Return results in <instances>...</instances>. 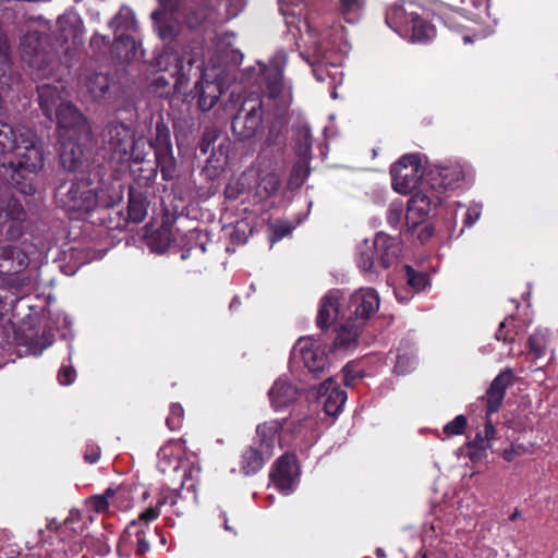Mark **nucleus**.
I'll list each match as a JSON object with an SVG mask.
<instances>
[{
    "label": "nucleus",
    "instance_id": "obj_1",
    "mask_svg": "<svg viewBox=\"0 0 558 558\" xmlns=\"http://www.w3.org/2000/svg\"><path fill=\"white\" fill-rule=\"evenodd\" d=\"M54 199L71 219H81L96 211L99 225L108 229L120 226L119 219L107 213L123 199V184L119 180L94 183L88 177H74L56 187Z\"/></svg>",
    "mask_w": 558,
    "mask_h": 558
},
{
    "label": "nucleus",
    "instance_id": "obj_2",
    "mask_svg": "<svg viewBox=\"0 0 558 558\" xmlns=\"http://www.w3.org/2000/svg\"><path fill=\"white\" fill-rule=\"evenodd\" d=\"M21 57L31 70L34 80L54 78L53 83L37 86L38 102L44 116L53 121L56 109L62 102L65 87L58 78L61 63L47 34L28 31L21 39Z\"/></svg>",
    "mask_w": 558,
    "mask_h": 558
},
{
    "label": "nucleus",
    "instance_id": "obj_3",
    "mask_svg": "<svg viewBox=\"0 0 558 558\" xmlns=\"http://www.w3.org/2000/svg\"><path fill=\"white\" fill-rule=\"evenodd\" d=\"M13 159L0 162V179L24 195L36 193L35 175L44 168V151L31 132L21 134Z\"/></svg>",
    "mask_w": 558,
    "mask_h": 558
},
{
    "label": "nucleus",
    "instance_id": "obj_4",
    "mask_svg": "<svg viewBox=\"0 0 558 558\" xmlns=\"http://www.w3.org/2000/svg\"><path fill=\"white\" fill-rule=\"evenodd\" d=\"M101 137L112 159H117L119 162L143 160V154L138 150V142L130 125L117 120L110 121L105 125Z\"/></svg>",
    "mask_w": 558,
    "mask_h": 558
},
{
    "label": "nucleus",
    "instance_id": "obj_5",
    "mask_svg": "<svg viewBox=\"0 0 558 558\" xmlns=\"http://www.w3.org/2000/svg\"><path fill=\"white\" fill-rule=\"evenodd\" d=\"M280 426L277 422L259 424L256 440L242 453L241 470L245 475L258 472L274 454L275 442Z\"/></svg>",
    "mask_w": 558,
    "mask_h": 558
},
{
    "label": "nucleus",
    "instance_id": "obj_6",
    "mask_svg": "<svg viewBox=\"0 0 558 558\" xmlns=\"http://www.w3.org/2000/svg\"><path fill=\"white\" fill-rule=\"evenodd\" d=\"M149 146L154 149V165L157 167V171H160L162 180H173L177 177L178 162L173 155L170 129L161 116H158L155 123V131L150 135Z\"/></svg>",
    "mask_w": 558,
    "mask_h": 558
},
{
    "label": "nucleus",
    "instance_id": "obj_7",
    "mask_svg": "<svg viewBox=\"0 0 558 558\" xmlns=\"http://www.w3.org/2000/svg\"><path fill=\"white\" fill-rule=\"evenodd\" d=\"M264 113V102L259 96L244 98L231 121L236 140L244 142L254 138L263 126Z\"/></svg>",
    "mask_w": 558,
    "mask_h": 558
},
{
    "label": "nucleus",
    "instance_id": "obj_8",
    "mask_svg": "<svg viewBox=\"0 0 558 558\" xmlns=\"http://www.w3.org/2000/svg\"><path fill=\"white\" fill-rule=\"evenodd\" d=\"M392 187L400 194H408L414 190L425 173L422 157L418 154L404 155L390 170Z\"/></svg>",
    "mask_w": 558,
    "mask_h": 558
},
{
    "label": "nucleus",
    "instance_id": "obj_9",
    "mask_svg": "<svg viewBox=\"0 0 558 558\" xmlns=\"http://www.w3.org/2000/svg\"><path fill=\"white\" fill-rule=\"evenodd\" d=\"M464 177V169L460 163L433 165L426 171L422 183L435 195L442 197L447 192L460 187Z\"/></svg>",
    "mask_w": 558,
    "mask_h": 558
},
{
    "label": "nucleus",
    "instance_id": "obj_10",
    "mask_svg": "<svg viewBox=\"0 0 558 558\" xmlns=\"http://www.w3.org/2000/svg\"><path fill=\"white\" fill-rule=\"evenodd\" d=\"M441 202V196L435 195L422 183L420 190L408 202L407 223L411 227L423 223L428 218L432 209Z\"/></svg>",
    "mask_w": 558,
    "mask_h": 558
},
{
    "label": "nucleus",
    "instance_id": "obj_11",
    "mask_svg": "<svg viewBox=\"0 0 558 558\" xmlns=\"http://www.w3.org/2000/svg\"><path fill=\"white\" fill-rule=\"evenodd\" d=\"M60 129L72 132L77 138H89L90 125L84 114L72 102H60L53 114V120Z\"/></svg>",
    "mask_w": 558,
    "mask_h": 558
},
{
    "label": "nucleus",
    "instance_id": "obj_12",
    "mask_svg": "<svg viewBox=\"0 0 558 558\" xmlns=\"http://www.w3.org/2000/svg\"><path fill=\"white\" fill-rule=\"evenodd\" d=\"M298 458L294 453L282 454L270 471L269 477L281 492H289L299 475Z\"/></svg>",
    "mask_w": 558,
    "mask_h": 558
},
{
    "label": "nucleus",
    "instance_id": "obj_13",
    "mask_svg": "<svg viewBox=\"0 0 558 558\" xmlns=\"http://www.w3.org/2000/svg\"><path fill=\"white\" fill-rule=\"evenodd\" d=\"M298 352L308 372L312 373L314 377L319 378L327 365L325 351L316 345L312 339H300L293 350L295 357Z\"/></svg>",
    "mask_w": 558,
    "mask_h": 558
},
{
    "label": "nucleus",
    "instance_id": "obj_14",
    "mask_svg": "<svg viewBox=\"0 0 558 558\" xmlns=\"http://www.w3.org/2000/svg\"><path fill=\"white\" fill-rule=\"evenodd\" d=\"M422 10L413 1H403L401 4L390 5L386 12V24L400 36L409 35L410 29V12Z\"/></svg>",
    "mask_w": 558,
    "mask_h": 558
},
{
    "label": "nucleus",
    "instance_id": "obj_15",
    "mask_svg": "<svg viewBox=\"0 0 558 558\" xmlns=\"http://www.w3.org/2000/svg\"><path fill=\"white\" fill-rule=\"evenodd\" d=\"M149 526L141 521H132L123 531L120 543L134 549L135 555L144 556L149 551L150 546L147 541Z\"/></svg>",
    "mask_w": 558,
    "mask_h": 558
},
{
    "label": "nucleus",
    "instance_id": "obj_16",
    "mask_svg": "<svg viewBox=\"0 0 558 558\" xmlns=\"http://www.w3.org/2000/svg\"><path fill=\"white\" fill-rule=\"evenodd\" d=\"M379 295L373 288H362L351 295L356 319L366 320L379 308Z\"/></svg>",
    "mask_w": 558,
    "mask_h": 558
},
{
    "label": "nucleus",
    "instance_id": "obj_17",
    "mask_svg": "<svg viewBox=\"0 0 558 558\" xmlns=\"http://www.w3.org/2000/svg\"><path fill=\"white\" fill-rule=\"evenodd\" d=\"M377 264L383 268L390 267L399 257L401 243L398 238L378 232L374 239Z\"/></svg>",
    "mask_w": 558,
    "mask_h": 558
},
{
    "label": "nucleus",
    "instance_id": "obj_18",
    "mask_svg": "<svg viewBox=\"0 0 558 558\" xmlns=\"http://www.w3.org/2000/svg\"><path fill=\"white\" fill-rule=\"evenodd\" d=\"M512 372L507 369L494 378L486 391V396L483 398L486 401V412L488 415L499 410L505 399L506 390L512 383Z\"/></svg>",
    "mask_w": 558,
    "mask_h": 558
},
{
    "label": "nucleus",
    "instance_id": "obj_19",
    "mask_svg": "<svg viewBox=\"0 0 558 558\" xmlns=\"http://www.w3.org/2000/svg\"><path fill=\"white\" fill-rule=\"evenodd\" d=\"M124 162H128L131 167L133 183L130 186L147 191L153 187L157 178V167H155L154 162L145 160L144 154L142 161L125 160Z\"/></svg>",
    "mask_w": 558,
    "mask_h": 558
},
{
    "label": "nucleus",
    "instance_id": "obj_20",
    "mask_svg": "<svg viewBox=\"0 0 558 558\" xmlns=\"http://www.w3.org/2000/svg\"><path fill=\"white\" fill-rule=\"evenodd\" d=\"M20 82V74L13 69L8 39L0 35V92L11 89Z\"/></svg>",
    "mask_w": 558,
    "mask_h": 558
},
{
    "label": "nucleus",
    "instance_id": "obj_21",
    "mask_svg": "<svg viewBox=\"0 0 558 558\" xmlns=\"http://www.w3.org/2000/svg\"><path fill=\"white\" fill-rule=\"evenodd\" d=\"M197 106L202 111H209L222 95L221 84L217 81L199 80L193 90Z\"/></svg>",
    "mask_w": 558,
    "mask_h": 558
},
{
    "label": "nucleus",
    "instance_id": "obj_22",
    "mask_svg": "<svg viewBox=\"0 0 558 558\" xmlns=\"http://www.w3.org/2000/svg\"><path fill=\"white\" fill-rule=\"evenodd\" d=\"M287 144V129L282 121H274L260 146V153L271 156L282 155Z\"/></svg>",
    "mask_w": 558,
    "mask_h": 558
},
{
    "label": "nucleus",
    "instance_id": "obj_23",
    "mask_svg": "<svg viewBox=\"0 0 558 558\" xmlns=\"http://www.w3.org/2000/svg\"><path fill=\"white\" fill-rule=\"evenodd\" d=\"M86 161L85 151L81 144L71 136L66 138L60 149V162L69 172H75Z\"/></svg>",
    "mask_w": 558,
    "mask_h": 558
},
{
    "label": "nucleus",
    "instance_id": "obj_24",
    "mask_svg": "<svg viewBox=\"0 0 558 558\" xmlns=\"http://www.w3.org/2000/svg\"><path fill=\"white\" fill-rule=\"evenodd\" d=\"M86 95L92 101L104 102L111 98L110 78L102 73H90L84 78Z\"/></svg>",
    "mask_w": 558,
    "mask_h": 558
},
{
    "label": "nucleus",
    "instance_id": "obj_25",
    "mask_svg": "<svg viewBox=\"0 0 558 558\" xmlns=\"http://www.w3.org/2000/svg\"><path fill=\"white\" fill-rule=\"evenodd\" d=\"M148 207V191L129 186V219L134 223H141L147 216Z\"/></svg>",
    "mask_w": 558,
    "mask_h": 558
},
{
    "label": "nucleus",
    "instance_id": "obj_26",
    "mask_svg": "<svg viewBox=\"0 0 558 558\" xmlns=\"http://www.w3.org/2000/svg\"><path fill=\"white\" fill-rule=\"evenodd\" d=\"M339 298L337 292H329L322 299L318 310L316 325L323 331L327 330L336 322L339 315Z\"/></svg>",
    "mask_w": 558,
    "mask_h": 558
},
{
    "label": "nucleus",
    "instance_id": "obj_27",
    "mask_svg": "<svg viewBox=\"0 0 558 558\" xmlns=\"http://www.w3.org/2000/svg\"><path fill=\"white\" fill-rule=\"evenodd\" d=\"M140 47L141 45L134 37V34H118L114 35L112 43V53H114L121 62H126L143 54V52L140 51Z\"/></svg>",
    "mask_w": 558,
    "mask_h": 558
},
{
    "label": "nucleus",
    "instance_id": "obj_28",
    "mask_svg": "<svg viewBox=\"0 0 558 558\" xmlns=\"http://www.w3.org/2000/svg\"><path fill=\"white\" fill-rule=\"evenodd\" d=\"M426 11L422 8L417 12H410L409 35L401 37L409 38L411 41H424L435 36V28L425 20Z\"/></svg>",
    "mask_w": 558,
    "mask_h": 558
},
{
    "label": "nucleus",
    "instance_id": "obj_29",
    "mask_svg": "<svg viewBox=\"0 0 558 558\" xmlns=\"http://www.w3.org/2000/svg\"><path fill=\"white\" fill-rule=\"evenodd\" d=\"M155 29L161 40L172 43L179 34V23L174 14L163 11H154L151 13Z\"/></svg>",
    "mask_w": 558,
    "mask_h": 558
},
{
    "label": "nucleus",
    "instance_id": "obj_30",
    "mask_svg": "<svg viewBox=\"0 0 558 558\" xmlns=\"http://www.w3.org/2000/svg\"><path fill=\"white\" fill-rule=\"evenodd\" d=\"M167 61H173V70L171 75L174 77V87L179 88L189 81V72L192 70L195 58L192 54L179 56L177 52L166 53L162 56Z\"/></svg>",
    "mask_w": 558,
    "mask_h": 558
},
{
    "label": "nucleus",
    "instance_id": "obj_31",
    "mask_svg": "<svg viewBox=\"0 0 558 558\" xmlns=\"http://www.w3.org/2000/svg\"><path fill=\"white\" fill-rule=\"evenodd\" d=\"M299 390L290 383L278 379L269 391V398L276 409L284 408L296 400Z\"/></svg>",
    "mask_w": 558,
    "mask_h": 558
},
{
    "label": "nucleus",
    "instance_id": "obj_32",
    "mask_svg": "<svg viewBox=\"0 0 558 558\" xmlns=\"http://www.w3.org/2000/svg\"><path fill=\"white\" fill-rule=\"evenodd\" d=\"M293 149L298 157H312V134L306 123H298L292 128Z\"/></svg>",
    "mask_w": 558,
    "mask_h": 558
},
{
    "label": "nucleus",
    "instance_id": "obj_33",
    "mask_svg": "<svg viewBox=\"0 0 558 558\" xmlns=\"http://www.w3.org/2000/svg\"><path fill=\"white\" fill-rule=\"evenodd\" d=\"M110 27L113 29L114 35L135 34L138 29V24L134 12L128 7H122L111 20Z\"/></svg>",
    "mask_w": 558,
    "mask_h": 558
},
{
    "label": "nucleus",
    "instance_id": "obj_34",
    "mask_svg": "<svg viewBox=\"0 0 558 558\" xmlns=\"http://www.w3.org/2000/svg\"><path fill=\"white\" fill-rule=\"evenodd\" d=\"M374 240H365L359 247L356 254V266L363 272L372 274L375 270L377 257Z\"/></svg>",
    "mask_w": 558,
    "mask_h": 558
},
{
    "label": "nucleus",
    "instance_id": "obj_35",
    "mask_svg": "<svg viewBox=\"0 0 558 558\" xmlns=\"http://www.w3.org/2000/svg\"><path fill=\"white\" fill-rule=\"evenodd\" d=\"M173 241L174 236L172 234L171 223L167 219L163 220L160 228L150 235L149 246L154 252L163 253L170 247Z\"/></svg>",
    "mask_w": 558,
    "mask_h": 558
},
{
    "label": "nucleus",
    "instance_id": "obj_36",
    "mask_svg": "<svg viewBox=\"0 0 558 558\" xmlns=\"http://www.w3.org/2000/svg\"><path fill=\"white\" fill-rule=\"evenodd\" d=\"M550 331L548 329H536L527 339L529 352L535 360L545 356L549 342Z\"/></svg>",
    "mask_w": 558,
    "mask_h": 558
},
{
    "label": "nucleus",
    "instance_id": "obj_37",
    "mask_svg": "<svg viewBox=\"0 0 558 558\" xmlns=\"http://www.w3.org/2000/svg\"><path fill=\"white\" fill-rule=\"evenodd\" d=\"M21 132L15 130L11 124L0 121V156L11 154L20 143Z\"/></svg>",
    "mask_w": 558,
    "mask_h": 558
},
{
    "label": "nucleus",
    "instance_id": "obj_38",
    "mask_svg": "<svg viewBox=\"0 0 558 558\" xmlns=\"http://www.w3.org/2000/svg\"><path fill=\"white\" fill-rule=\"evenodd\" d=\"M310 160L311 157H299V160L293 165L288 180L290 190H298L304 184L311 170Z\"/></svg>",
    "mask_w": 558,
    "mask_h": 558
},
{
    "label": "nucleus",
    "instance_id": "obj_39",
    "mask_svg": "<svg viewBox=\"0 0 558 558\" xmlns=\"http://www.w3.org/2000/svg\"><path fill=\"white\" fill-rule=\"evenodd\" d=\"M281 180L275 172H269L263 175L256 186V195L259 198H269L275 195L280 189Z\"/></svg>",
    "mask_w": 558,
    "mask_h": 558
},
{
    "label": "nucleus",
    "instance_id": "obj_40",
    "mask_svg": "<svg viewBox=\"0 0 558 558\" xmlns=\"http://www.w3.org/2000/svg\"><path fill=\"white\" fill-rule=\"evenodd\" d=\"M347 401V392L342 389L333 388L327 395L324 401V410L329 416H337Z\"/></svg>",
    "mask_w": 558,
    "mask_h": 558
},
{
    "label": "nucleus",
    "instance_id": "obj_41",
    "mask_svg": "<svg viewBox=\"0 0 558 558\" xmlns=\"http://www.w3.org/2000/svg\"><path fill=\"white\" fill-rule=\"evenodd\" d=\"M403 280L413 293L421 292L428 283L427 276L415 271L410 265L403 266Z\"/></svg>",
    "mask_w": 558,
    "mask_h": 558
},
{
    "label": "nucleus",
    "instance_id": "obj_42",
    "mask_svg": "<svg viewBox=\"0 0 558 558\" xmlns=\"http://www.w3.org/2000/svg\"><path fill=\"white\" fill-rule=\"evenodd\" d=\"M1 202L3 203L1 204L0 211L3 210L9 219L14 221H22L25 219L26 214L19 199L10 196L5 201L1 199Z\"/></svg>",
    "mask_w": 558,
    "mask_h": 558
},
{
    "label": "nucleus",
    "instance_id": "obj_43",
    "mask_svg": "<svg viewBox=\"0 0 558 558\" xmlns=\"http://www.w3.org/2000/svg\"><path fill=\"white\" fill-rule=\"evenodd\" d=\"M58 37L62 41L76 36V27L70 16L61 15L57 20Z\"/></svg>",
    "mask_w": 558,
    "mask_h": 558
},
{
    "label": "nucleus",
    "instance_id": "obj_44",
    "mask_svg": "<svg viewBox=\"0 0 558 558\" xmlns=\"http://www.w3.org/2000/svg\"><path fill=\"white\" fill-rule=\"evenodd\" d=\"M416 366V359L414 351L407 352L404 354L397 355V362L395 365V372L399 375L407 374L413 371Z\"/></svg>",
    "mask_w": 558,
    "mask_h": 558
},
{
    "label": "nucleus",
    "instance_id": "obj_45",
    "mask_svg": "<svg viewBox=\"0 0 558 558\" xmlns=\"http://www.w3.org/2000/svg\"><path fill=\"white\" fill-rule=\"evenodd\" d=\"M167 502H169L171 506H174L177 500L174 498H171L169 500L168 497L160 499L155 507H149L148 509L143 511L138 515V519L136 521H141L148 525V522L155 520L159 515V513H160L159 507L162 505H166Z\"/></svg>",
    "mask_w": 558,
    "mask_h": 558
},
{
    "label": "nucleus",
    "instance_id": "obj_46",
    "mask_svg": "<svg viewBox=\"0 0 558 558\" xmlns=\"http://www.w3.org/2000/svg\"><path fill=\"white\" fill-rule=\"evenodd\" d=\"M269 229L271 231L269 240L275 243L290 234L293 228L289 221L277 220L270 225Z\"/></svg>",
    "mask_w": 558,
    "mask_h": 558
},
{
    "label": "nucleus",
    "instance_id": "obj_47",
    "mask_svg": "<svg viewBox=\"0 0 558 558\" xmlns=\"http://www.w3.org/2000/svg\"><path fill=\"white\" fill-rule=\"evenodd\" d=\"M530 453H532L531 446H526L524 444H512L510 447L504 450L502 457L506 461L512 462L518 457Z\"/></svg>",
    "mask_w": 558,
    "mask_h": 558
},
{
    "label": "nucleus",
    "instance_id": "obj_48",
    "mask_svg": "<svg viewBox=\"0 0 558 558\" xmlns=\"http://www.w3.org/2000/svg\"><path fill=\"white\" fill-rule=\"evenodd\" d=\"M219 136V132L215 128L205 129L202 138L198 143V148L202 154H207L210 147L215 144L216 140Z\"/></svg>",
    "mask_w": 558,
    "mask_h": 558
},
{
    "label": "nucleus",
    "instance_id": "obj_49",
    "mask_svg": "<svg viewBox=\"0 0 558 558\" xmlns=\"http://www.w3.org/2000/svg\"><path fill=\"white\" fill-rule=\"evenodd\" d=\"M465 426L466 417L464 415H458L444 426V433L448 436L461 435L463 434Z\"/></svg>",
    "mask_w": 558,
    "mask_h": 558
},
{
    "label": "nucleus",
    "instance_id": "obj_50",
    "mask_svg": "<svg viewBox=\"0 0 558 558\" xmlns=\"http://www.w3.org/2000/svg\"><path fill=\"white\" fill-rule=\"evenodd\" d=\"M337 336L335 337L331 350L337 351L340 349H347L349 347V329L345 324L340 325L336 328Z\"/></svg>",
    "mask_w": 558,
    "mask_h": 558
},
{
    "label": "nucleus",
    "instance_id": "obj_51",
    "mask_svg": "<svg viewBox=\"0 0 558 558\" xmlns=\"http://www.w3.org/2000/svg\"><path fill=\"white\" fill-rule=\"evenodd\" d=\"M490 415H488L486 413V423H485V438H483L481 435H477L474 442H475V446L478 448V449H485L487 446H488V440L490 438L494 437L495 435V427H494V424L489 417Z\"/></svg>",
    "mask_w": 558,
    "mask_h": 558
},
{
    "label": "nucleus",
    "instance_id": "obj_52",
    "mask_svg": "<svg viewBox=\"0 0 558 558\" xmlns=\"http://www.w3.org/2000/svg\"><path fill=\"white\" fill-rule=\"evenodd\" d=\"M402 217H403V208H402V205L401 204H391L388 208V213H387V221L388 223L397 229L400 225H401V221H402Z\"/></svg>",
    "mask_w": 558,
    "mask_h": 558
},
{
    "label": "nucleus",
    "instance_id": "obj_53",
    "mask_svg": "<svg viewBox=\"0 0 558 558\" xmlns=\"http://www.w3.org/2000/svg\"><path fill=\"white\" fill-rule=\"evenodd\" d=\"M171 415L167 417L166 423L171 430L179 427L180 420L183 417L184 410L181 404L173 403L170 408Z\"/></svg>",
    "mask_w": 558,
    "mask_h": 558
},
{
    "label": "nucleus",
    "instance_id": "obj_54",
    "mask_svg": "<svg viewBox=\"0 0 558 558\" xmlns=\"http://www.w3.org/2000/svg\"><path fill=\"white\" fill-rule=\"evenodd\" d=\"M482 206L472 204L468 207L464 217V227H472L481 217Z\"/></svg>",
    "mask_w": 558,
    "mask_h": 558
},
{
    "label": "nucleus",
    "instance_id": "obj_55",
    "mask_svg": "<svg viewBox=\"0 0 558 558\" xmlns=\"http://www.w3.org/2000/svg\"><path fill=\"white\" fill-rule=\"evenodd\" d=\"M158 2L160 8L157 11H163L169 14H175L184 4V0H158Z\"/></svg>",
    "mask_w": 558,
    "mask_h": 558
},
{
    "label": "nucleus",
    "instance_id": "obj_56",
    "mask_svg": "<svg viewBox=\"0 0 558 558\" xmlns=\"http://www.w3.org/2000/svg\"><path fill=\"white\" fill-rule=\"evenodd\" d=\"M76 377V372L73 366H62L58 373V380L61 385H71Z\"/></svg>",
    "mask_w": 558,
    "mask_h": 558
},
{
    "label": "nucleus",
    "instance_id": "obj_57",
    "mask_svg": "<svg viewBox=\"0 0 558 558\" xmlns=\"http://www.w3.org/2000/svg\"><path fill=\"white\" fill-rule=\"evenodd\" d=\"M282 87V74L278 72L276 73L274 80L268 82L267 89L269 92V95L275 98L281 93Z\"/></svg>",
    "mask_w": 558,
    "mask_h": 558
},
{
    "label": "nucleus",
    "instance_id": "obj_58",
    "mask_svg": "<svg viewBox=\"0 0 558 558\" xmlns=\"http://www.w3.org/2000/svg\"><path fill=\"white\" fill-rule=\"evenodd\" d=\"M243 193V186L239 183H229L225 189V196L228 199H236Z\"/></svg>",
    "mask_w": 558,
    "mask_h": 558
},
{
    "label": "nucleus",
    "instance_id": "obj_59",
    "mask_svg": "<svg viewBox=\"0 0 558 558\" xmlns=\"http://www.w3.org/2000/svg\"><path fill=\"white\" fill-rule=\"evenodd\" d=\"M100 448L95 445H90L86 447L85 453H84V460L88 463H96L100 458Z\"/></svg>",
    "mask_w": 558,
    "mask_h": 558
},
{
    "label": "nucleus",
    "instance_id": "obj_60",
    "mask_svg": "<svg viewBox=\"0 0 558 558\" xmlns=\"http://www.w3.org/2000/svg\"><path fill=\"white\" fill-rule=\"evenodd\" d=\"M92 505L96 512L102 513L109 509L110 501H107L101 495H95L92 498Z\"/></svg>",
    "mask_w": 558,
    "mask_h": 558
},
{
    "label": "nucleus",
    "instance_id": "obj_61",
    "mask_svg": "<svg viewBox=\"0 0 558 558\" xmlns=\"http://www.w3.org/2000/svg\"><path fill=\"white\" fill-rule=\"evenodd\" d=\"M351 3V23L353 22L352 15L354 13H362L365 9V0H350ZM360 14H357V17Z\"/></svg>",
    "mask_w": 558,
    "mask_h": 558
},
{
    "label": "nucleus",
    "instance_id": "obj_62",
    "mask_svg": "<svg viewBox=\"0 0 558 558\" xmlns=\"http://www.w3.org/2000/svg\"><path fill=\"white\" fill-rule=\"evenodd\" d=\"M120 492V489H116V488H112V487H109L105 490V493L101 495L102 497H105V499L107 501H110V499H113L118 493Z\"/></svg>",
    "mask_w": 558,
    "mask_h": 558
},
{
    "label": "nucleus",
    "instance_id": "obj_63",
    "mask_svg": "<svg viewBox=\"0 0 558 558\" xmlns=\"http://www.w3.org/2000/svg\"><path fill=\"white\" fill-rule=\"evenodd\" d=\"M15 253L19 254L20 252L15 247L9 246V247L3 248L2 254L0 255V257L13 258Z\"/></svg>",
    "mask_w": 558,
    "mask_h": 558
},
{
    "label": "nucleus",
    "instance_id": "obj_64",
    "mask_svg": "<svg viewBox=\"0 0 558 558\" xmlns=\"http://www.w3.org/2000/svg\"><path fill=\"white\" fill-rule=\"evenodd\" d=\"M507 320L508 319H505L500 326H499V329L497 330L496 332V338L498 340L502 339L504 341H507V336L504 333V328L506 327V324H507Z\"/></svg>",
    "mask_w": 558,
    "mask_h": 558
}]
</instances>
